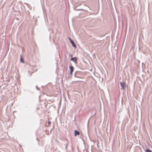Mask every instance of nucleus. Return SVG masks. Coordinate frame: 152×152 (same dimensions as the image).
<instances>
[{
    "mask_svg": "<svg viewBox=\"0 0 152 152\" xmlns=\"http://www.w3.org/2000/svg\"><path fill=\"white\" fill-rule=\"evenodd\" d=\"M120 84L121 86H122V88L123 89H125V86L126 85V83L125 82H121L120 83Z\"/></svg>",
    "mask_w": 152,
    "mask_h": 152,
    "instance_id": "nucleus-1",
    "label": "nucleus"
},
{
    "mask_svg": "<svg viewBox=\"0 0 152 152\" xmlns=\"http://www.w3.org/2000/svg\"><path fill=\"white\" fill-rule=\"evenodd\" d=\"M69 68L70 69V74L71 75L72 74V72L74 71L73 67L72 65H71L69 66Z\"/></svg>",
    "mask_w": 152,
    "mask_h": 152,
    "instance_id": "nucleus-2",
    "label": "nucleus"
},
{
    "mask_svg": "<svg viewBox=\"0 0 152 152\" xmlns=\"http://www.w3.org/2000/svg\"><path fill=\"white\" fill-rule=\"evenodd\" d=\"M69 40H70V42L72 44L73 46L74 47H76V45L74 43V42L71 39H69Z\"/></svg>",
    "mask_w": 152,
    "mask_h": 152,
    "instance_id": "nucleus-3",
    "label": "nucleus"
},
{
    "mask_svg": "<svg viewBox=\"0 0 152 152\" xmlns=\"http://www.w3.org/2000/svg\"><path fill=\"white\" fill-rule=\"evenodd\" d=\"M80 134V133L79 132L77 131L76 130H75L74 131V135L75 136H77V135H79Z\"/></svg>",
    "mask_w": 152,
    "mask_h": 152,
    "instance_id": "nucleus-4",
    "label": "nucleus"
},
{
    "mask_svg": "<svg viewBox=\"0 0 152 152\" xmlns=\"http://www.w3.org/2000/svg\"><path fill=\"white\" fill-rule=\"evenodd\" d=\"M71 60L73 61L75 63H76L77 58L76 57L72 58L71 59Z\"/></svg>",
    "mask_w": 152,
    "mask_h": 152,
    "instance_id": "nucleus-5",
    "label": "nucleus"
},
{
    "mask_svg": "<svg viewBox=\"0 0 152 152\" xmlns=\"http://www.w3.org/2000/svg\"><path fill=\"white\" fill-rule=\"evenodd\" d=\"M20 61L21 62H22L23 63H24V59H23V58L22 56L21 57Z\"/></svg>",
    "mask_w": 152,
    "mask_h": 152,
    "instance_id": "nucleus-6",
    "label": "nucleus"
},
{
    "mask_svg": "<svg viewBox=\"0 0 152 152\" xmlns=\"http://www.w3.org/2000/svg\"><path fill=\"white\" fill-rule=\"evenodd\" d=\"M48 125H47V126H49L51 124V122L50 121H48Z\"/></svg>",
    "mask_w": 152,
    "mask_h": 152,
    "instance_id": "nucleus-7",
    "label": "nucleus"
},
{
    "mask_svg": "<svg viewBox=\"0 0 152 152\" xmlns=\"http://www.w3.org/2000/svg\"><path fill=\"white\" fill-rule=\"evenodd\" d=\"M146 152H151V151L149 149H147L146 150Z\"/></svg>",
    "mask_w": 152,
    "mask_h": 152,
    "instance_id": "nucleus-8",
    "label": "nucleus"
}]
</instances>
